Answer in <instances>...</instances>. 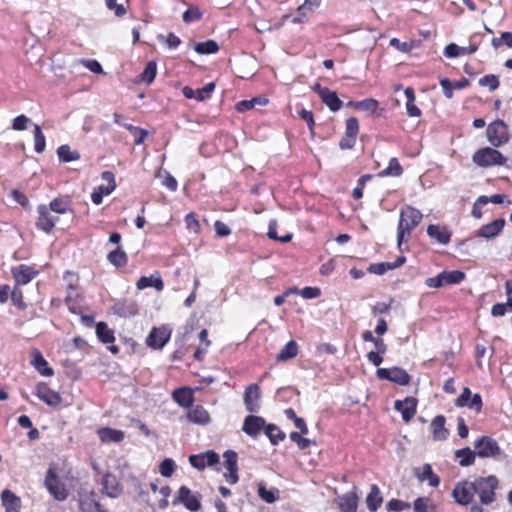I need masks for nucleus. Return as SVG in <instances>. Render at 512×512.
I'll list each match as a JSON object with an SVG mask.
<instances>
[{
	"instance_id": "nucleus-1",
	"label": "nucleus",
	"mask_w": 512,
	"mask_h": 512,
	"mask_svg": "<svg viewBox=\"0 0 512 512\" xmlns=\"http://www.w3.org/2000/svg\"><path fill=\"white\" fill-rule=\"evenodd\" d=\"M422 213L411 206H406L400 211L397 228V246L402 250V244L410 237L411 232L420 224Z\"/></svg>"
},
{
	"instance_id": "nucleus-2",
	"label": "nucleus",
	"mask_w": 512,
	"mask_h": 512,
	"mask_svg": "<svg viewBox=\"0 0 512 512\" xmlns=\"http://www.w3.org/2000/svg\"><path fill=\"white\" fill-rule=\"evenodd\" d=\"M474 485L481 505H489L495 501L496 490L499 487V480L496 476L478 477L474 480Z\"/></svg>"
},
{
	"instance_id": "nucleus-3",
	"label": "nucleus",
	"mask_w": 512,
	"mask_h": 512,
	"mask_svg": "<svg viewBox=\"0 0 512 512\" xmlns=\"http://www.w3.org/2000/svg\"><path fill=\"white\" fill-rule=\"evenodd\" d=\"M475 491L474 481H461L455 485L452 497L459 505L467 506L472 504L471 512H483V508L480 505L473 503L476 495Z\"/></svg>"
},
{
	"instance_id": "nucleus-4",
	"label": "nucleus",
	"mask_w": 512,
	"mask_h": 512,
	"mask_svg": "<svg viewBox=\"0 0 512 512\" xmlns=\"http://www.w3.org/2000/svg\"><path fill=\"white\" fill-rule=\"evenodd\" d=\"M472 160L479 167H490L504 165L507 158L500 151L491 147H485L477 150Z\"/></svg>"
},
{
	"instance_id": "nucleus-5",
	"label": "nucleus",
	"mask_w": 512,
	"mask_h": 512,
	"mask_svg": "<svg viewBox=\"0 0 512 512\" xmlns=\"http://www.w3.org/2000/svg\"><path fill=\"white\" fill-rule=\"evenodd\" d=\"M474 450L479 458L498 459L502 456V449L491 436H480L474 441Z\"/></svg>"
},
{
	"instance_id": "nucleus-6",
	"label": "nucleus",
	"mask_w": 512,
	"mask_h": 512,
	"mask_svg": "<svg viewBox=\"0 0 512 512\" xmlns=\"http://www.w3.org/2000/svg\"><path fill=\"white\" fill-rule=\"evenodd\" d=\"M486 133L487 139L493 147H499L509 140L508 125L500 119L490 123Z\"/></svg>"
},
{
	"instance_id": "nucleus-7",
	"label": "nucleus",
	"mask_w": 512,
	"mask_h": 512,
	"mask_svg": "<svg viewBox=\"0 0 512 512\" xmlns=\"http://www.w3.org/2000/svg\"><path fill=\"white\" fill-rule=\"evenodd\" d=\"M45 487L58 501H64L68 497V491L64 483L57 476L55 469L49 468L45 477Z\"/></svg>"
},
{
	"instance_id": "nucleus-8",
	"label": "nucleus",
	"mask_w": 512,
	"mask_h": 512,
	"mask_svg": "<svg viewBox=\"0 0 512 512\" xmlns=\"http://www.w3.org/2000/svg\"><path fill=\"white\" fill-rule=\"evenodd\" d=\"M201 496L199 493H192L187 486H181L177 497L173 500V505L183 504L191 512H196L201 508Z\"/></svg>"
},
{
	"instance_id": "nucleus-9",
	"label": "nucleus",
	"mask_w": 512,
	"mask_h": 512,
	"mask_svg": "<svg viewBox=\"0 0 512 512\" xmlns=\"http://www.w3.org/2000/svg\"><path fill=\"white\" fill-rule=\"evenodd\" d=\"M376 374L381 380H388L401 386L408 385L411 380L410 375L400 367L378 368Z\"/></svg>"
},
{
	"instance_id": "nucleus-10",
	"label": "nucleus",
	"mask_w": 512,
	"mask_h": 512,
	"mask_svg": "<svg viewBox=\"0 0 512 512\" xmlns=\"http://www.w3.org/2000/svg\"><path fill=\"white\" fill-rule=\"evenodd\" d=\"M224 458V466L227 469V473H224L225 480L231 484L234 485L238 482L239 476H238V455L233 450H227L223 454Z\"/></svg>"
},
{
	"instance_id": "nucleus-11",
	"label": "nucleus",
	"mask_w": 512,
	"mask_h": 512,
	"mask_svg": "<svg viewBox=\"0 0 512 512\" xmlns=\"http://www.w3.org/2000/svg\"><path fill=\"white\" fill-rule=\"evenodd\" d=\"M38 219L36 221V227L49 234L56 222L59 220L57 216L52 215L51 210L46 205H39L37 207Z\"/></svg>"
},
{
	"instance_id": "nucleus-12",
	"label": "nucleus",
	"mask_w": 512,
	"mask_h": 512,
	"mask_svg": "<svg viewBox=\"0 0 512 512\" xmlns=\"http://www.w3.org/2000/svg\"><path fill=\"white\" fill-rule=\"evenodd\" d=\"M189 462L194 468L204 470L206 467L217 464L219 462V455L213 450H209L205 453L191 455Z\"/></svg>"
},
{
	"instance_id": "nucleus-13",
	"label": "nucleus",
	"mask_w": 512,
	"mask_h": 512,
	"mask_svg": "<svg viewBox=\"0 0 512 512\" xmlns=\"http://www.w3.org/2000/svg\"><path fill=\"white\" fill-rule=\"evenodd\" d=\"M260 388L258 384H250L245 388L244 404L247 411L258 412L260 409Z\"/></svg>"
},
{
	"instance_id": "nucleus-14",
	"label": "nucleus",
	"mask_w": 512,
	"mask_h": 512,
	"mask_svg": "<svg viewBox=\"0 0 512 512\" xmlns=\"http://www.w3.org/2000/svg\"><path fill=\"white\" fill-rule=\"evenodd\" d=\"M35 395L41 401L52 407L58 406L62 400L61 395L58 392L50 389L44 382L37 384Z\"/></svg>"
},
{
	"instance_id": "nucleus-15",
	"label": "nucleus",
	"mask_w": 512,
	"mask_h": 512,
	"mask_svg": "<svg viewBox=\"0 0 512 512\" xmlns=\"http://www.w3.org/2000/svg\"><path fill=\"white\" fill-rule=\"evenodd\" d=\"M170 334L165 327L153 328L146 338V344L153 349H162L169 341Z\"/></svg>"
},
{
	"instance_id": "nucleus-16",
	"label": "nucleus",
	"mask_w": 512,
	"mask_h": 512,
	"mask_svg": "<svg viewBox=\"0 0 512 512\" xmlns=\"http://www.w3.org/2000/svg\"><path fill=\"white\" fill-rule=\"evenodd\" d=\"M505 224L506 221L504 218L495 219L492 222L481 226L477 231V235L486 240L494 239L501 234Z\"/></svg>"
},
{
	"instance_id": "nucleus-17",
	"label": "nucleus",
	"mask_w": 512,
	"mask_h": 512,
	"mask_svg": "<svg viewBox=\"0 0 512 512\" xmlns=\"http://www.w3.org/2000/svg\"><path fill=\"white\" fill-rule=\"evenodd\" d=\"M38 273V270L25 264L12 268V275L17 285L28 284L38 275Z\"/></svg>"
},
{
	"instance_id": "nucleus-18",
	"label": "nucleus",
	"mask_w": 512,
	"mask_h": 512,
	"mask_svg": "<svg viewBox=\"0 0 512 512\" xmlns=\"http://www.w3.org/2000/svg\"><path fill=\"white\" fill-rule=\"evenodd\" d=\"M417 400L413 397H406L404 400H396L394 409L401 413L402 419L409 422L416 414Z\"/></svg>"
},
{
	"instance_id": "nucleus-19",
	"label": "nucleus",
	"mask_w": 512,
	"mask_h": 512,
	"mask_svg": "<svg viewBox=\"0 0 512 512\" xmlns=\"http://www.w3.org/2000/svg\"><path fill=\"white\" fill-rule=\"evenodd\" d=\"M189 422L197 425H207L211 421L209 412L202 405H192L186 414Z\"/></svg>"
},
{
	"instance_id": "nucleus-20",
	"label": "nucleus",
	"mask_w": 512,
	"mask_h": 512,
	"mask_svg": "<svg viewBox=\"0 0 512 512\" xmlns=\"http://www.w3.org/2000/svg\"><path fill=\"white\" fill-rule=\"evenodd\" d=\"M102 492L110 498H117L122 493V487L116 476L106 473L102 479Z\"/></svg>"
},
{
	"instance_id": "nucleus-21",
	"label": "nucleus",
	"mask_w": 512,
	"mask_h": 512,
	"mask_svg": "<svg viewBox=\"0 0 512 512\" xmlns=\"http://www.w3.org/2000/svg\"><path fill=\"white\" fill-rule=\"evenodd\" d=\"M31 365L44 377H51L54 375V370L51 368L38 349H34L31 353Z\"/></svg>"
},
{
	"instance_id": "nucleus-22",
	"label": "nucleus",
	"mask_w": 512,
	"mask_h": 512,
	"mask_svg": "<svg viewBox=\"0 0 512 512\" xmlns=\"http://www.w3.org/2000/svg\"><path fill=\"white\" fill-rule=\"evenodd\" d=\"M427 235L437 243L447 245L451 240L452 233L446 226L430 224L427 227Z\"/></svg>"
},
{
	"instance_id": "nucleus-23",
	"label": "nucleus",
	"mask_w": 512,
	"mask_h": 512,
	"mask_svg": "<svg viewBox=\"0 0 512 512\" xmlns=\"http://www.w3.org/2000/svg\"><path fill=\"white\" fill-rule=\"evenodd\" d=\"M172 399L183 408H190L194 402V390L189 387H180L172 392Z\"/></svg>"
},
{
	"instance_id": "nucleus-24",
	"label": "nucleus",
	"mask_w": 512,
	"mask_h": 512,
	"mask_svg": "<svg viewBox=\"0 0 512 512\" xmlns=\"http://www.w3.org/2000/svg\"><path fill=\"white\" fill-rule=\"evenodd\" d=\"M446 419L443 415H437L430 424V430L435 441H444L447 439L449 432L445 428Z\"/></svg>"
},
{
	"instance_id": "nucleus-25",
	"label": "nucleus",
	"mask_w": 512,
	"mask_h": 512,
	"mask_svg": "<svg viewBox=\"0 0 512 512\" xmlns=\"http://www.w3.org/2000/svg\"><path fill=\"white\" fill-rule=\"evenodd\" d=\"M265 425V420L260 416L249 415L245 418L242 430L249 436H256Z\"/></svg>"
},
{
	"instance_id": "nucleus-26",
	"label": "nucleus",
	"mask_w": 512,
	"mask_h": 512,
	"mask_svg": "<svg viewBox=\"0 0 512 512\" xmlns=\"http://www.w3.org/2000/svg\"><path fill=\"white\" fill-rule=\"evenodd\" d=\"M136 287L139 290H143L149 287L155 288L157 291H162L164 288L163 280L159 273H154L150 276H142L136 283Z\"/></svg>"
},
{
	"instance_id": "nucleus-27",
	"label": "nucleus",
	"mask_w": 512,
	"mask_h": 512,
	"mask_svg": "<svg viewBox=\"0 0 512 512\" xmlns=\"http://www.w3.org/2000/svg\"><path fill=\"white\" fill-rule=\"evenodd\" d=\"M97 434H98L100 440L104 443H109V442L119 443L125 437V433L122 430H117V429H113L110 427L100 428L97 431Z\"/></svg>"
},
{
	"instance_id": "nucleus-28",
	"label": "nucleus",
	"mask_w": 512,
	"mask_h": 512,
	"mask_svg": "<svg viewBox=\"0 0 512 512\" xmlns=\"http://www.w3.org/2000/svg\"><path fill=\"white\" fill-rule=\"evenodd\" d=\"M455 459L461 467H468L475 463L476 452L469 447L461 448L455 451Z\"/></svg>"
},
{
	"instance_id": "nucleus-29",
	"label": "nucleus",
	"mask_w": 512,
	"mask_h": 512,
	"mask_svg": "<svg viewBox=\"0 0 512 512\" xmlns=\"http://www.w3.org/2000/svg\"><path fill=\"white\" fill-rule=\"evenodd\" d=\"M320 99L332 112L340 110L343 105V102L338 97L337 93L330 89L323 90Z\"/></svg>"
},
{
	"instance_id": "nucleus-30",
	"label": "nucleus",
	"mask_w": 512,
	"mask_h": 512,
	"mask_svg": "<svg viewBox=\"0 0 512 512\" xmlns=\"http://www.w3.org/2000/svg\"><path fill=\"white\" fill-rule=\"evenodd\" d=\"M382 496L380 489L377 485L373 484L370 488V492L366 497L367 508L371 512H375L382 504Z\"/></svg>"
},
{
	"instance_id": "nucleus-31",
	"label": "nucleus",
	"mask_w": 512,
	"mask_h": 512,
	"mask_svg": "<svg viewBox=\"0 0 512 512\" xmlns=\"http://www.w3.org/2000/svg\"><path fill=\"white\" fill-rule=\"evenodd\" d=\"M96 334L98 339L104 344L113 343L115 341L114 331L110 329L105 322H98L96 324Z\"/></svg>"
},
{
	"instance_id": "nucleus-32",
	"label": "nucleus",
	"mask_w": 512,
	"mask_h": 512,
	"mask_svg": "<svg viewBox=\"0 0 512 512\" xmlns=\"http://www.w3.org/2000/svg\"><path fill=\"white\" fill-rule=\"evenodd\" d=\"M298 354V344L294 340L288 341L277 355V361H287L293 359Z\"/></svg>"
},
{
	"instance_id": "nucleus-33",
	"label": "nucleus",
	"mask_w": 512,
	"mask_h": 512,
	"mask_svg": "<svg viewBox=\"0 0 512 512\" xmlns=\"http://www.w3.org/2000/svg\"><path fill=\"white\" fill-rule=\"evenodd\" d=\"M339 508L341 512H356L357 497L354 494H345L339 499Z\"/></svg>"
},
{
	"instance_id": "nucleus-34",
	"label": "nucleus",
	"mask_w": 512,
	"mask_h": 512,
	"mask_svg": "<svg viewBox=\"0 0 512 512\" xmlns=\"http://www.w3.org/2000/svg\"><path fill=\"white\" fill-rule=\"evenodd\" d=\"M59 160L65 163L76 161L80 158V154L72 150L68 145H61L57 149Z\"/></svg>"
},
{
	"instance_id": "nucleus-35",
	"label": "nucleus",
	"mask_w": 512,
	"mask_h": 512,
	"mask_svg": "<svg viewBox=\"0 0 512 512\" xmlns=\"http://www.w3.org/2000/svg\"><path fill=\"white\" fill-rule=\"evenodd\" d=\"M107 259L112 265L116 267H123L127 264V255L120 247H117L113 251L109 252Z\"/></svg>"
},
{
	"instance_id": "nucleus-36",
	"label": "nucleus",
	"mask_w": 512,
	"mask_h": 512,
	"mask_svg": "<svg viewBox=\"0 0 512 512\" xmlns=\"http://www.w3.org/2000/svg\"><path fill=\"white\" fill-rule=\"evenodd\" d=\"M278 493L276 488L267 489L263 482L258 484V495L266 503H274L278 498Z\"/></svg>"
},
{
	"instance_id": "nucleus-37",
	"label": "nucleus",
	"mask_w": 512,
	"mask_h": 512,
	"mask_svg": "<svg viewBox=\"0 0 512 512\" xmlns=\"http://www.w3.org/2000/svg\"><path fill=\"white\" fill-rule=\"evenodd\" d=\"M268 103V99L264 97H254L250 100H242L236 104V110L239 112H244L252 109L255 105H266Z\"/></svg>"
},
{
	"instance_id": "nucleus-38",
	"label": "nucleus",
	"mask_w": 512,
	"mask_h": 512,
	"mask_svg": "<svg viewBox=\"0 0 512 512\" xmlns=\"http://www.w3.org/2000/svg\"><path fill=\"white\" fill-rule=\"evenodd\" d=\"M420 481H429V485L432 487H437L440 484L439 477L433 472L430 464H425L423 466L422 473L418 476Z\"/></svg>"
},
{
	"instance_id": "nucleus-39",
	"label": "nucleus",
	"mask_w": 512,
	"mask_h": 512,
	"mask_svg": "<svg viewBox=\"0 0 512 512\" xmlns=\"http://www.w3.org/2000/svg\"><path fill=\"white\" fill-rule=\"evenodd\" d=\"M156 74H157V64L155 61H149L143 72L140 74V80L142 82H145L147 84H151L155 77H156Z\"/></svg>"
},
{
	"instance_id": "nucleus-40",
	"label": "nucleus",
	"mask_w": 512,
	"mask_h": 512,
	"mask_svg": "<svg viewBox=\"0 0 512 512\" xmlns=\"http://www.w3.org/2000/svg\"><path fill=\"white\" fill-rule=\"evenodd\" d=\"M268 237L273 240H277L281 243H287L292 239V234L287 233L282 236H278L277 234V221L276 220H270L268 225Z\"/></svg>"
},
{
	"instance_id": "nucleus-41",
	"label": "nucleus",
	"mask_w": 512,
	"mask_h": 512,
	"mask_svg": "<svg viewBox=\"0 0 512 512\" xmlns=\"http://www.w3.org/2000/svg\"><path fill=\"white\" fill-rule=\"evenodd\" d=\"M415 512H435V506L428 497H418L413 503Z\"/></svg>"
},
{
	"instance_id": "nucleus-42",
	"label": "nucleus",
	"mask_w": 512,
	"mask_h": 512,
	"mask_svg": "<svg viewBox=\"0 0 512 512\" xmlns=\"http://www.w3.org/2000/svg\"><path fill=\"white\" fill-rule=\"evenodd\" d=\"M445 285L459 284L465 279V273L459 270L442 272Z\"/></svg>"
},
{
	"instance_id": "nucleus-43",
	"label": "nucleus",
	"mask_w": 512,
	"mask_h": 512,
	"mask_svg": "<svg viewBox=\"0 0 512 512\" xmlns=\"http://www.w3.org/2000/svg\"><path fill=\"white\" fill-rule=\"evenodd\" d=\"M194 49L198 54H214L219 50V46L214 40H207L197 43Z\"/></svg>"
},
{
	"instance_id": "nucleus-44",
	"label": "nucleus",
	"mask_w": 512,
	"mask_h": 512,
	"mask_svg": "<svg viewBox=\"0 0 512 512\" xmlns=\"http://www.w3.org/2000/svg\"><path fill=\"white\" fill-rule=\"evenodd\" d=\"M379 107V102L373 98H367L361 101H357L355 109L366 111L371 114H375Z\"/></svg>"
},
{
	"instance_id": "nucleus-45",
	"label": "nucleus",
	"mask_w": 512,
	"mask_h": 512,
	"mask_svg": "<svg viewBox=\"0 0 512 512\" xmlns=\"http://www.w3.org/2000/svg\"><path fill=\"white\" fill-rule=\"evenodd\" d=\"M265 434L274 445L278 444L285 438V434L273 424H269L265 427Z\"/></svg>"
},
{
	"instance_id": "nucleus-46",
	"label": "nucleus",
	"mask_w": 512,
	"mask_h": 512,
	"mask_svg": "<svg viewBox=\"0 0 512 512\" xmlns=\"http://www.w3.org/2000/svg\"><path fill=\"white\" fill-rule=\"evenodd\" d=\"M51 212H55L57 214H65L70 211V203L67 200L62 198L53 199L48 207Z\"/></svg>"
},
{
	"instance_id": "nucleus-47",
	"label": "nucleus",
	"mask_w": 512,
	"mask_h": 512,
	"mask_svg": "<svg viewBox=\"0 0 512 512\" xmlns=\"http://www.w3.org/2000/svg\"><path fill=\"white\" fill-rule=\"evenodd\" d=\"M34 150L37 153H42L46 147L45 136L41 127L38 124L34 125Z\"/></svg>"
},
{
	"instance_id": "nucleus-48",
	"label": "nucleus",
	"mask_w": 512,
	"mask_h": 512,
	"mask_svg": "<svg viewBox=\"0 0 512 512\" xmlns=\"http://www.w3.org/2000/svg\"><path fill=\"white\" fill-rule=\"evenodd\" d=\"M81 512H107L101 505L92 498H85L80 502Z\"/></svg>"
},
{
	"instance_id": "nucleus-49",
	"label": "nucleus",
	"mask_w": 512,
	"mask_h": 512,
	"mask_svg": "<svg viewBox=\"0 0 512 512\" xmlns=\"http://www.w3.org/2000/svg\"><path fill=\"white\" fill-rule=\"evenodd\" d=\"M113 192L112 189L106 187L105 185H100L94 188L91 193V200L95 205H100L103 201L104 196H108Z\"/></svg>"
},
{
	"instance_id": "nucleus-50",
	"label": "nucleus",
	"mask_w": 512,
	"mask_h": 512,
	"mask_svg": "<svg viewBox=\"0 0 512 512\" xmlns=\"http://www.w3.org/2000/svg\"><path fill=\"white\" fill-rule=\"evenodd\" d=\"M175 469L176 463L171 458H165L159 465V472L165 478L171 477L175 472Z\"/></svg>"
},
{
	"instance_id": "nucleus-51",
	"label": "nucleus",
	"mask_w": 512,
	"mask_h": 512,
	"mask_svg": "<svg viewBox=\"0 0 512 512\" xmlns=\"http://www.w3.org/2000/svg\"><path fill=\"white\" fill-rule=\"evenodd\" d=\"M403 173V169L397 158H391L388 166L381 172V175L400 176Z\"/></svg>"
},
{
	"instance_id": "nucleus-52",
	"label": "nucleus",
	"mask_w": 512,
	"mask_h": 512,
	"mask_svg": "<svg viewBox=\"0 0 512 512\" xmlns=\"http://www.w3.org/2000/svg\"><path fill=\"white\" fill-rule=\"evenodd\" d=\"M1 499L4 507H20V499L10 490H3Z\"/></svg>"
},
{
	"instance_id": "nucleus-53",
	"label": "nucleus",
	"mask_w": 512,
	"mask_h": 512,
	"mask_svg": "<svg viewBox=\"0 0 512 512\" xmlns=\"http://www.w3.org/2000/svg\"><path fill=\"white\" fill-rule=\"evenodd\" d=\"M203 16L202 11L197 6H190L184 13H183V21L185 23H191L197 20H200Z\"/></svg>"
},
{
	"instance_id": "nucleus-54",
	"label": "nucleus",
	"mask_w": 512,
	"mask_h": 512,
	"mask_svg": "<svg viewBox=\"0 0 512 512\" xmlns=\"http://www.w3.org/2000/svg\"><path fill=\"white\" fill-rule=\"evenodd\" d=\"M479 85L482 87H488L490 91L496 90L499 85V79L494 74H488L479 79Z\"/></svg>"
},
{
	"instance_id": "nucleus-55",
	"label": "nucleus",
	"mask_w": 512,
	"mask_h": 512,
	"mask_svg": "<svg viewBox=\"0 0 512 512\" xmlns=\"http://www.w3.org/2000/svg\"><path fill=\"white\" fill-rule=\"evenodd\" d=\"M30 122L31 120L26 115L21 114L13 119L11 128L15 131H24Z\"/></svg>"
},
{
	"instance_id": "nucleus-56",
	"label": "nucleus",
	"mask_w": 512,
	"mask_h": 512,
	"mask_svg": "<svg viewBox=\"0 0 512 512\" xmlns=\"http://www.w3.org/2000/svg\"><path fill=\"white\" fill-rule=\"evenodd\" d=\"M359 133V122L355 117H349L346 120L345 134L356 138Z\"/></svg>"
},
{
	"instance_id": "nucleus-57",
	"label": "nucleus",
	"mask_w": 512,
	"mask_h": 512,
	"mask_svg": "<svg viewBox=\"0 0 512 512\" xmlns=\"http://www.w3.org/2000/svg\"><path fill=\"white\" fill-rule=\"evenodd\" d=\"M305 8L301 5L298 7L297 9V13L295 16H291V15H283L282 17V23L288 19V18H291V22L294 23V24H300V23H304L306 22L307 20V15L305 13Z\"/></svg>"
},
{
	"instance_id": "nucleus-58",
	"label": "nucleus",
	"mask_w": 512,
	"mask_h": 512,
	"mask_svg": "<svg viewBox=\"0 0 512 512\" xmlns=\"http://www.w3.org/2000/svg\"><path fill=\"white\" fill-rule=\"evenodd\" d=\"M214 89H215L214 82H210V83L206 84L204 87L196 89L197 101H203L205 99L210 98Z\"/></svg>"
},
{
	"instance_id": "nucleus-59",
	"label": "nucleus",
	"mask_w": 512,
	"mask_h": 512,
	"mask_svg": "<svg viewBox=\"0 0 512 512\" xmlns=\"http://www.w3.org/2000/svg\"><path fill=\"white\" fill-rule=\"evenodd\" d=\"M185 224L186 227L194 233H198L200 231V223L196 214L193 212H190L185 216Z\"/></svg>"
},
{
	"instance_id": "nucleus-60",
	"label": "nucleus",
	"mask_w": 512,
	"mask_h": 512,
	"mask_svg": "<svg viewBox=\"0 0 512 512\" xmlns=\"http://www.w3.org/2000/svg\"><path fill=\"white\" fill-rule=\"evenodd\" d=\"M386 507H387V510H389V511L400 512V511H403L405 509H409L410 508V504L408 502H405V501H402V500L391 499L387 503Z\"/></svg>"
},
{
	"instance_id": "nucleus-61",
	"label": "nucleus",
	"mask_w": 512,
	"mask_h": 512,
	"mask_svg": "<svg viewBox=\"0 0 512 512\" xmlns=\"http://www.w3.org/2000/svg\"><path fill=\"white\" fill-rule=\"evenodd\" d=\"M391 270L389 262L373 263L368 267V272L376 275H383Z\"/></svg>"
},
{
	"instance_id": "nucleus-62",
	"label": "nucleus",
	"mask_w": 512,
	"mask_h": 512,
	"mask_svg": "<svg viewBox=\"0 0 512 512\" xmlns=\"http://www.w3.org/2000/svg\"><path fill=\"white\" fill-rule=\"evenodd\" d=\"M488 203V197L487 196H480L476 202L474 203L473 207H472V216L476 219H479L481 218L482 216V211H481V208L483 205H486Z\"/></svg>"
},
{
	"instance_id": "nucleus-63",
	"label": "nucleus",
	"mask_w": 512,
	"mask_h": 512,
	"mask_svg": "<svg viewBox=\"0 0 512 512\" xmlns=\"http://www.w3.org/2000/svg\"><path fill=\"white\" fill-rule=\"evenodd\" d=\"M303 434L298 432H291L290 439L297 444L300 449H305L310 445V440L302 437Z\"/></svg>"
},
{
	"instance_id": "nucleus-64",
	"label": "nucleus",
	"mask_w": 512,
	"mask_h": 512,
	"mask_svg": "<svg viewBox=\"0 0 512 512\" xmlns=\"http://www.w3.org/2000/svg\"><path fill=\"white\" fill-rule=\"evenodd\" d=\"M471 390L468 387L463 388L462 393L455 400V405L457 407H466L470 398H471Z\"/></svg>"
}]
</instances>
